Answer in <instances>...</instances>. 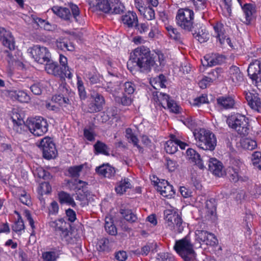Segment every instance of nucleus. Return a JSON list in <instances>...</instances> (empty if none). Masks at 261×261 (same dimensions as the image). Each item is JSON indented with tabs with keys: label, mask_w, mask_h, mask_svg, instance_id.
<instances>
[{
	"label": "nucleus",
	"mask_w": 261,
	"mask_h": 261,
	"mask_svg": "<svg viewBox=\"0 0 261 261\" xmlns=\"http://www.w3.org/2000/svg\"><path fill=\"white\" fill-rule=\"evenodd\" d=\"M158 98L160 105L164 108H166L167 103H168V102L171 100L169 96L164 93H160Z\"/></svg>",
	"instance_id": "nucleus-57"
},
{
	"label": "nucleus",
	"mask_w": 261,
	"mask_h": 261,
	"mask_svg": "<svg viewBox=\"0 0 261 261\" xmlns=\"http://www.w3.org/2000/svg\"><path fill=\"white\" fill-rule=\"evenodd\" d=\"M202 63L203 66H213L217 65L215 60L214 56H205L204 57V61L202 60Z\"/></svg>",
	"instance_id": "nucleus-58"
},
{
	"label": "nucleus",
	"mask_w": 261,
	"mask_h": 261,
	"mask_svg": "<svg viewBox=\"0 0 261 261\" xmlns=\"http://www.w3.org/2000/svg\"><path fill=\"white\" fill-rule=\"evenodd\" d=\"M70 8L72 15L71 14L70 10L67 8L54 6L51 9L55 14L65 20L72 21L71 18H73L76 22L81 23L82 19L80 15L79 7L76 5L72 4L70 6Z\"/></svg>",
	"instance_id": "nucleus-8"
},
{
	"label": "nucleus",
	"mask_w": 261,
	"mask_h": 261,
	"mask_svg": "<svg viewBox=\"0 0 261 261\" xmlns=\"http://www.w3.org/2000/svg\"><path fill=\"white\" fill-rule=\"evenodd\" d=\"M140 14L143 16L144 18L148 20L153 21L155 17V13L154 10L150 7H144L142 10H140Z\"/></svg>",
	"instance_id": "nucleus-43"
},
{
	"label": "nucleus",
	"mask_w": 261,
	"mask_h": 261,
	"mask_svg": "<svg viewBox=\"0 0 261 261\" xmlns=\"http://www.w3.org/2000/svg\"><path fill=\"white\" fill-rule=\"evenodd\" d=\"M218 240L215 235L212 233L208 232L206 236V239L204 240L202 244L214 246L217 245Z\"/></svg>",
	"instance_id": "nucleus-53"
},
{
	"label": "nucleus",
	"mask_w": 261,
	"mask_h": 261,
	"mask_svg": "<svg viewBox=\"0 0 261 261\" xmlns=\"http://www.w3.org/2000/svg\"><path fill=\"white\" fill-rule=\"evenodd\" d=\"M208 102V100L207 95L205 94H202L201 96L197 97L194 99L193 105L194 106H199L202 104Z\"/></svg>",
	"instance_id": "nucleus-60"
},
{
	"label": "nucleus",
	"mask_w": 261,
	"mask_h": 261,
	"mask_svg": "<svg viewBox=\"0 0 261 261\" xmlns=\"http://www.w3.org/2000/svg\"><path fill=\"white\" fill-rule=\"evenodd\" d=\"M96 171L99 175L109 178L114 176L115 173V169L108 164H103L97 167L96 168Z\"/></svg>",
	"instance_id": "nucleus-26"
},
{
	"label": "nucleus",
	"mask_w": 261,
	"mask_h": 261,
	"mask_svg": "<svg viewBox=\"0 0 261 261\" xmlns=\"http://www.w3.org/2000/svg\"><path fill=\"white\" fill-rule=\"evenodd\" d=\"M216 37L221 45L225 44V35L224 25L220 22H217L213 27Z\"/></svg>",
	"instance_id": "nucleus-28"
},
{
	"label": "nucleus",
	"mask_w": 261,
	"mask_h": 261,
	"mask_svg": "<svg viewBox=\"0 0 261 261\" xmlns=\"http://www.w3.org/2000/svg\"><path fill=\"white\" fill-rule=\"evenodd\" d=\"M244 14L245 16L246 23L249 24L253 18V13H255V7L251 4H245L242 6Z\"/></svg>",
	"instance_id": "nucleus-27"
},
{
	"label": "nucleus",
	"mask_w": 261,
	"mask_h": 261,
	"mask_svg": "<svg viewBox=\"0 0 261 261\" xmlns=\"http://www.w3.org/2000/svg\"><path fill=\"white\" fill-rule=\"evenodd\" d=\"M154 185L156 186L157 190L163 197L171 198L175 195V191L172 185L164 179L160 180L158 178L156 181H154Z\"/></svg>",
	"instance_id": "nucleus-14"
},
{
	"label": "nucleus",
	"mask_w": 261,
	"mask_h": 261,
	"mask_svg": "<svg viewBox=\"0 0 261 261\" xmlns=\"http://www.w3.org/2000/svg\"><path fill=\"white\" fill-rule=\"evenodd\" d=\"M50 226L53 227L57 234H59L62 241L68 243L70 237L69 230L68 229L69 224L63 219H59L49 223Z\"/></svg>",
	"instance_id": "nucleus-12"
},
{
	"label": "nucleus",
	"mask_w": 261,
	"mask_h": 261,
	"mask_svg": "<svg viewBox=\"0 0 261 261\" xmlns=\"http://www.w3.org/2000/svg\"><path fill=\"white\" fill-rule=\"evenodd\" d=\"M224 5L222 10L226 17H229L231 14V0H223Z\"/></svg>",
	"instance_id": "nucleus-54"
},
{
	"label": "nucleus",
	"mask_w": 261,
	"mask_h": 261,
	"mask_svg": "<svg viewBox=\"0 0 261 261\" xmlns=\"http://www.w3.org/2000/svg\"><path fill=\"white\" fill-rule=\"evenodd\" d=\"M151 248L152 245L151 244H147L143 246L141 249H137L136 250L134 251V253L137 255L146 256L148 254Z\"/></svg>",
	"instance_id": "nucleus-55"
},
{
	"label": "nucleus",
	"mask_w": 261,
	"mask_h": 261,
	"mask_svg": "<svg viewBox=\"0 0 261 261\" xmlns=\"http://www.w3.org/2000/svg\"><path fill=\"white\" fill-rule=\"evenodd\" d=\"M217 104L221 109L228 110L233 108L234 99L229 96H221L217 98Z\"/></svg>",
	"instance_id": "nucleus-18"
},
{
	"label": "nucleus",
	"mask_w": 261,
	"mask_h": 261,
	"mask_svg": "<svg viewBox=\"0 0 261 261\" xmlns=\"http://www.w3.org/2000/svg\"><path fill=\"white\" fill-rule=\"evenodd\" d=\"M120 213L122 216L129 223H134L136 222L138 218L136 214H135L132 210L129 209H121Z\"/></svg>",
	"instance_id": "nucleus-38"
},
{
	"label": "nucleus",
	"mask_w": 261,
	"mask_h": 261,
	"mask_svg": "<svg viewBox=\"0 0 261 261\" xmlns=\"http://www.w3.org/2000/svg\"><path fill=\"white\" fill-rule=\"evenodd\" d=\"M221 73V69L217 68L216 69L212 70L208 73V75L206 76L210 80L211 82H213L216 81L220 76Z\"/></svg>",
	"instance_id": "nucleus-61"
},
{
	"label": "nucleus",
	"mask_w": 261,
	"mask_h": 261,
	"mask_svg": "<svg viewBox=\"0 0 261 261\" xmlns=\"http://www.w3.org/2000/svg\"><path fill=\"white\" fill-rule=\"evenodd\" d=\"M182 123L187 126L189 129L193 132L195 130H198L196 129L197 126L196 120L191 116H188L182 120Z\"/></svg>",
	"instance_id": "nucleus-48"
},
{
	"label": "nucleus",
	"mask_w": 261,
	"mask_h": 261,
	"mask_svg": "<svg viewBox=\"0 0 261 261\" xmlns=\"http://www.w3.org/2000/svg\"><path fill=\"white\" fill-rule=\"evenodd\" d=\"M241 144L244 149L249 150H252L257 147L256 141L249 138L242 140L241 142Z\"/></svg>",
	"instance_id": "nucleus-46"
},
{
	"label": "nucleus",
	"mask_w": 261,
	"mask_h": 261,
	"mask_svg": "<svg viewBox=\"0 0 261 261\" xmlns=\"http://www.w3.org/2000/svg\"><path fill=\"white\" fill-rule=\"evenodd\" d=\"M246 99L251 109L256 111H259L261 107L260 98L254 94L249 93L246 95Z\"/></svg>",
	"instance_id": "nucleus-23"
},
{
	"label": "nucleus",
	"mask_w": 261,
	"mask_h": 261,
	"mask_svg": "<svg viewBox=\"0 0 261 261\" xmlns=\"http://www.w3.org/2000/svg\"><path fill=\"white\" fill-rule=\"evenodd\" d=\"M105 227L106 231L111 235H115L117 233V229L116 226L112 222L109 223L106 221Z\"/></svg>",
	"instance_id": "nucleus-62"
},
{
	"label": "nucleus",
	"mask_w": 261,
	"mask_h": 261,
	"mask_svg": "<svg viewBox=\"0 0 261 261\" xmlns=\"http://www.w3.org/2000/svg\"><path fill=\"white\" fill-rule=\"evenodd\" d=\"M248 75L252 81L261 82V63L255 61L251 63L247 69Z\"/></svg>",
	"instance_id": "nucleus-16"
},
{
	"label": "nucleus",
	"mask_w": 261,
	"mask_h": 261,
	"mask_svg": "<svg viewBox=\"0 0 261 261\" xmlns=\"http://www.w3.org/2000/svg\"><path fill=\"white\" fill-rule=\"evenodd\" d=\"M167 82L166 77L162 74H160L156 77L153 79L151 81V83L155 89H158V87L165 88V83Z\"/></svg>",
	"instance_id": "nucleus-39"
},
{
	"label": "nucleus",
	"mask_w": 261,
	"mask_h": 261,
	"mask_svg": "<svg viewBox=\"0 0 261 261\" xmlns=\"http://www.w3.org/2000/svg\"><path fill=\"white\" fill-rule=\"evenodd\" d=\"M59 201L61 204L66 203L72 207H74L76 204L70 195L66 192L62 191L58 194Z\"/></svg>",
	"instance_id": "nucleus-35"
},
{
	"label": "nucleus",
	"mask_w": 261,
	"mask_h": 261,
	"mask_svg": "<svg viewBox=\"0 0 261 261\" xmlns=\"http://www.w3.org/2000/svg\"><path fill=\"white\" fill-rule=\"evenodd\" d=\"M34 174L35 175L37 176L39 178H42L44 180L50 179L52 176L50 173L47 170H45L41 167L36 168Z\"/></svg>",
	"instance_id": "nucleus-41"
},
{
	"label": "nucleus",
	"mask_w": 261,
	"mask_h": 261,
	"mask_svg": "<svg viewBox=\"0 0 261 261\" xmlns=\"http://www.w3.org/2000/svg\"><path fill=\"white\" fill-rule=\"evenodd\" d=\"M29 50L32 58L38 63L44 64L50 58V54L45 47L36 45L30 48Z\"/></svg>",
	"instance_id": "nucleus-11"
},
{
	"label": "nucleus",
	"mask_w": 261,
	"mask_h": 261,
	"mask_svg": "<svg viewBox=\"0 0 261 261\" xmlns=\"http://www.w3.org/2000/svg\"><path fill=\"white\" fill-rule=\"evenodd\" d=\"M226 174L229 179L233 182H237L240 179L239 169L237 168L229 167Z\"/></svg>",
	"instance_id": "nucleus-47"
},
{
	"label": "nucleus",
	"mask_w": 261,
	"mask_h": 261,
	"mask_svg": "<svg viewBox=\"0 0 261 261\" xmlns=\"http://www.w3.org/2000/svg\"><path fill=\"white\" fill-rule=\"evenodd\" d=\"M151 22L147 21L144 23H137L135 27L139 33L143 34L149 31Z\"/></svg>",
	"instance_id": "nucleus-50"
},
{
	"label": "nucleus",
	"mask_w": 261,
	"mask_h": 261,
	"mask_svg": "<svg viewBox=\"0 0 261 261\" xmlns=\"http://www.w3.org/2000/svg\"><path fill=\"white\" fill-rule=\"evenodd\" d=\"M38 146L42 150L43 156L45 159H55L58 154L55 144L50 137L42 139Z\"/></svg>",
	"instance_id": "nucleus-9"
},
{
	"label": "nucleus",
	"mask_w": 261,
	"mask_h": 261,
	"mask_svg": "<svg viewBox=\"0 0 261 261\" xmlns=\"http://www.w3.org/2000/svg\"><path fill=\"white\" fill-rule=\"evenodd\" d=\"M52 100L62 107L71 106V100L62 94L55 95L53 96L52 97Z\"/></svg>",
	"instance_id": "nucleus-36"
},
{
	"label": "nucleus",
	"mask_w": 261,
	"mask_h": 261,
	"mask_svg": "<svg viewBox=\"0 0 261 261\" xmlns=\"http://www.w3.org/2000/svg\"><path fill=\"white\" fill-rule=\"evenodd\" d=\"M17 197L20 201L28 206L32 205V201L30 195L21 188L17 189Z\"/></svg>",
	"instance_id": "nucleus-30"
},
{
	"label": "nucleus",
	"mask_w": 261,
	"mask_h": 261,
	"mask_svg": "<svg viewBox=\"0 0 261 261\" xmlns=\"http://www.w3.org/2000/svg\"><path fill=\"white\" fill-rule=\"evenodd\" d=\"M205 204L203 211L205 213V217L207 219H214L216 216L217 204L215 199L211 198L205 201L204 198L199 196L195 200V205L197 207H201L203 204Z\"/></svg>",
	"instance_id": "nucleus-10"
},
{
	"label": "nucleus",
	"mask_w": 261,
	"mask_h": 261,
	"mask_svg": "<svg viewBox=\"0 0 261 261\" xmlns=\"http://www.w3.org/2000/svg\"><path fill=\"white\" fill-rule=\"evenodd\" d=\"M45 62H46V64L45 66V69L48 74L55 76H58L63 74V72L57 62L51 61L50 59H49V61H46Z\"/></svg>",
	"instance_id": "nucleus-24"
},
{
	"label": "nucleus",
	"mask_w": 261,
	"mask_h": 261,
	"mask_svg": "<svg viewBox=\"0 0 261 261\" xmlns=\"http://www.w3.org/2000/svg\"><path fill=\"white\" fill-rule=\"evenodd\" d=\"M198 147L205 150L213 151L217 144L215 135L208 130L200 128L193 132Z\"/></svg>",
	"instance_id": "nucleus-3"
},
{
	"label": "nucleus",
	"mask_w": 261,
	"mask_h": 261,
	"mask_svg": "<svg viewBox=\"0 0 261 261\" xmlns=\"http://www.w3.org/2000/svg\"><path fill=\"white\" fill-rule=\"evenodd\" d=\"M0 40L4 46L10 51L15 49V40L11 32L4 28H0Z\"/></svg>",
	"instance_id": "nucleus-15"
},
{
	"label": "nucleus",
	"mask_w": 261,
	"mask_h": 261,
	"mask_svg": "<svg viewBox=\"0 0 261 261\" xmlns=\"http://www.w3.org/2000/svg\"><path fill=\"white\" fill-rule=\"evenodd\" d=\"M95 153L96 154H102L106 155H109V148L104 143L97 141L94 145Z\"/></svg>",
	"instance_id": "nucleus-37"
},
{
	"label": "nucleus",
	"mask_w": 261,
	"mask_h": 261,
	"mask_svg": "<svg viewBox=\"0 0 261 261\" xmlns=\"http://www.w3.org/2000/svg\"><path fill=\"white\" fill-rule=\"evenodd\" d=\"M33 20L40 28H43L47 31H50L51 30V27L50 24L44 19H42L38 17H33Z\"/></svg>",
	"instance_id": "nucleus-51"
},
{
	"label": "nucleus",
	"mask_w": 261,
	"mask_h": 261,
	"mask_svg": "<svg viewBox=\"0 0 261 261\" xmlns=\"http://www.w3.org/2000/svg\"><path fill=\"white\" fill-rule=\"evenodd\" d=\"M84 78L85 81L90 84H96L100 82L101 77L96 68L93 67L84 73Z\"/></svg>",
	"instance_id": "nucleus-19"
},
{
	"label": "nucleus",
	"mask_w": 261,
	"mask_h": 261,
	"mask_svg": "<svg viewBox=\"0 0 261 261\" xmlns=\"http://www.w3.org/2000/svg\"><path fill=\"white\" fill-rule=\"evenodd\" d=\"M165 149L169 154H173L177 151V143L175 136L171 135L170 139L166 142Z\"/></svg>",
	"instance_id": "nucleus-33"
},
{
	"label": "nucleus",
	"mask_w": 261,
	"mask_h": 261,
	"mask_svg": "<svg viewBox=\"0 0 261 261\" xmlns=\"http://www.w3.org/2000/svg\"><path fill=\"white\" fill-rule=\"evenodd\" d=\"M124 92L128 95L133 94L136 89V85L132 82H126L123 84Z\"/></svg>",
	"instance_id": "nucleus-56"
},
{
	"label": "nucleus",
	"mask_w": 261,
	"mask_h": 261,
	"mask_svg": "<svg viewBox=\"0 0 261 261\" xmlns=\"http://www.w3.org/2000/svg\"><path fill=\"white\" fill-rule=\"evenodd\" d=\"M132 188L131 180L128 178L124 177L117 182L115 187V191L117 194L121 195L125 193L127 190Z\"/></svg>",
	"instance_id": "nucleus-17"
},
{
	"label": "nucleus",
	"mask_w": 261,
	"mask_h": 261,
	"mask_svg": "<svg viewBox=\"0 0 261 261\" xmlns=\"http://www.w3.org/2000/svg\"><path fill=\"white\" fill-rule=\"evenodd\" d=\"M209 170L214 175L221 176L223 175V164L215 158H211L209 160Z\"/></svg>",
	"instance_id": "nucleus-20"
},
{
	"label": "nucleus",
	"mask_w": 261,
	"mask_h": 261,
	"mask_svg": "<svg viewBox=\"0 0 261 261\" xmlns=\"http://www.w3.org/2000/svg\"><path fill=\"white\" fill-rule=\"evenodd\" d=\"M229 73L230 77L233 83H237L243 80V75L237 66H231L229 69Z\"/></svg>",
	"instance_id": "nucleus-31"
},
{
	"label": "nucleus",
	"mask_w": 261,
	"mask_h": 261,
	"mask_svg": "<svg viewBox=\"0 0 261 261\" xmlns=\"http://www.w3.org/2000/svg\"><path fill=\"white\" fill-rule=\"evenodd\" d=\"M60 63L62 66L60 67L61 70L63 72V74L67 78L71 79L72 77V73L71 70H70L69 67L67 65V58L62 55H60L59 58Z\"/></svg>",
	"instance_id": "nucleus-32"
},
{
	"label": "nucleus",
	"mask_w": 261,
	"mask_h": 261,
	"mask_svg": "<svg viewBox=\"0 0 261 261\" xmlns=\"http://www.w3.org/2000/svg\"><path fill=\"white\" fill-rule=\"evenodd\" d=\"M132 62L136 64L140 72L148 73L152 69L159 71L158 64L154 58L151 55L149 48L142 46L134 49L133 54L131 55Z\"/></svg>",
	"instance_id": "nucleus-1"
},
{
	"label": "nucleus",
	"mask_w": 261,
	"mask_h": 261,
	"mask_svg": "<svg viewBox=\"0 0 261 261\" xmlns=\"http://www.w3.org/2000/svg\"><path fill=\"white\" fill-rule=\"evenodd\" d=\"M124 8L121 3L117 2L111 5V10L109 13L114 14H121L123 12Z\"/></svg>",
	"instance_id": "nucleus-49"
},
{
	"label": "nucleus",
	"mask_w": 261,
	"mask_h": 261,
	"mask_svg": "<svg viewBox=\"0 0 261 261\" xmlns=\"http://www.w3.org/2000/svg\"><path fill=\"white\" fill-rule=\"evenodd\" d=\"M44 261H55L57 258L56 253L54 251H46L42 253Z\"/></svg>",
	"instance_id": "nucleus-63"
},
{
	"label": "nucleus",
	"mask_w": 261,
	"mask_h": 261,
	"mask_svg": "<svg viewBox=\"0 0 261 261\" xmlns=\"http://www.w3.org/2000/svg\"><path fill=\"white\" fill-rule=\"evenodd\" d=\"M194 13L188 9H180L178 10L176 20L177 24L181 29L191 31L193 28Z\"/></svg>",
	"instance_id": "nucleus-7"
},
{
	"label": "nucleus",
	"mask_w": 261,
	"mask_h": 261,
	"mask_svg": "<svg viewBox=\"0 0 261 261\" xmlns=\"http://www.w3.org/2000/svg\"><path fill=\"white\" fill-rule=\"evenodd\" d=\"M193 36L201 43L207 41L209 39V34L205 29L195 32Z\"/></svg>",
	"instance_id": "nucleus-42"
},
{
	"label": "nucleus",
	"mask_w": 261,
	"mask_h": 261,
	"mask_svg": "<svg viewBox=\"0 0 261 261\" xmlns=\"http://www.w3.org/2000/svg\"><path fill=\"white\" fill-rule=\"evenodd\" d=\"M253 165L261 170V152L255 151L252 155Z\"/></svg>",
	"instance_id": "nucleus-52"
},
{
	"label": "nucleus",
	"mask_w": 261,
	"mask_h": 261,
	"mask_svg": "<svg viewBox=\"0 0 261 261\" xmlns=\"http://www.w3.org/2000/svg\"><path fill=\"white\" fill-rule=\"evenodd\" d=\"M90 95L93 101L88 105L87 111V112L94 113L101 111L105 103L103 96L99 93L96 92L94 90L91 91Z\"/></svg>",
	"instance_id": "nucleus-13"
},
{
	"label": "nucleus",
	"mask_w": 261,
	"mask_h": 261,
	"mask_svg": "<svg viewBox=\"0 0 261 261\" xmlns=\"http://www.w3.org/2000/svg\"><path fill=\"white\" fill-rule=\"evenodd\" d=\"M85 165V164H81L70 167L68 169V172L70 176L73 178H78Z\"/></svg>",
	"instance_id": "nucleus-44"
},
{
	"label": "nucleus",
	"mask_w": 261,
	"mask_h": 261,
	"mask_svg": "<svg viewBox=\"0 0 261 261\" xmlns=\"http://www.w3.org/2000/svg\"><path fill=\"white\" fill-rule=\"evenodd\" d=\"M200 227V228L198 227L195 231V239L199 244H202L204 240L206 239L208 231L203 229L205 227L204 223H201Z\"/></svg>",
	"instance_id": "nucleus-34"
},
{
	"label": "nucleus",
	"mask_w": 261,
	"mask_h": 261,
	"mask_svg": "<svg viewBox=\"0 0 261 261\" xmlns=\"http://www.w3.org/2000/svg\"><path fill=\"white\" fill-rule=\"evenodd\" d=\"M93 6L96 10L107 13L111 10L110 0H93Z\"/></svg>",
	"instance_id": "nucleus-29"
},
{
	"label": "nucleus",
	"mask_w": 261,
	"mask_h": 261,
	"mask_svg": "<svg viewBox=\"0 0 261 261\" xmlns=\"http://www.w3.org/2000/svg\"><path fill=\"white\" fill-rule=\"evenodd\" d=\"M77 87L80 98L85 100L87 97V93L82 78L79 76H77Z\"/></svg>",
	"instance_id": "nucleus-45"
},
{
	"label": "nucleus",
	"mask_w": 261,
	"mask_h": 261,
	"mask_svg": "<svg viewBox=\"0 0 261 261\" xmlns=\"http://www.w3.org/2000/svg\"><path fill=\"white\" fill-rule=\"evenodd\" d=\"M170 37L176 41L180 42L182 40L181 35L175 28H174L171 25H169L166 27Z\"/></svg>",
	"instance_id": "nucleus-40"
},
{
	"label": "nucleus",
	"mask_w": 261,
	"mask_h": 261,
	"mask_svg": "<svg viewBox=\"0 0 261 261\" xmlns=\"http://www.w3.org/2000/svg\"><path fill=\"white\" fill-rule=\"evenodd\" d=\"M56 44L58 48L62 50L73 51L75 49L74 44L67 39L64 38H58L56 42Z\"/></svg>",
	"instance_id": "nucleus-25"
},
{
	"label": "nucleus",
	"mask_w": 261,
	"mask_h": 261,
	"mask_svg": "<svg viewBox=\"0 0 261 261\" xmlns=\"http://www.w3.org/2000/svg\"><path fill=\"white\" fill-rule=\"evenodd\" d=\"M165 226L175 233H181L184 228L181 216L174 210H166L164 212Z\"/></svg>",
	"instance_id": "nucleus-5"
},
{
	"label": "nucleus",
	"mask_w": 261,
	"mask_h": 261,
	"mask_svg": "<svg viewBox=\"0 0 261 261\" xmlns=\"http://www.w3.org/2000/svg\"><path fill=\"white\" fill-rule=\"evenodd\" d=\"M227 123L241 135L245 136L248 134V119L244 115L240 114L232 115L227 118Z\"/></svg>",
	"instance_id": "nucleus-6"
},
{
	"label": "nucleus",
	"mask_w": 261,
	"mask_h": 261,
	"mask_svg": "<svg viewBox=\"0 0 261 261\" xmlns=\"http://www.w3.org/2000/svg\"><path fill=\"white\" fill-rule=\"evenodd\" d=\"M198 10H203L206 6L207 0H191Z\"/></svg>",
	"instance_id": "nucleus-64"
},
{
	"label": "nucleus",
	"mask_w": 261,
	"mask_h": 261,
	"mask_svg": "<svg viewBox=\"0 0 261 261\" xmlns=\"http://www.w3.org/2000/svg\"><path fill=\"white\" fill-rule=\"evenodd\" d=\"M30 100V96L24 91H17V101L27 103Z\"/></svg>",
	"instance_id": "nucleus-59"
},
{
	"label": "nucleus",
	"mask_w": 261,
	"mask_h": 261,
	"mask_svg": "<svg viewBox=\"0 0 261 261\" xmlns=\"http://www.w3.org/2000/svg\"><path fill=\"white\" fill-rule=\"evenodd\" d=\"M47 120L42 117L28 118L26 121L17 118V132L26 131L28 129L35 136H43L48 131Z\"/></svg>",
	"instance_id": "nucleus-2"
},
{
	"label": "nucleus",
	"mask_w": 261,
	"mask_h": 261,
	"mask_svg": "<svg viewBox=\"0 0 261 261\" xmlns=\"http://www.w3.org/2000/svg\"><path fill=\"white\" fill-rule=\"evenodd\" d=\"M173 248L185 261H192L195 259L196 253L194 246L189 236L176 240Z\"/></svg>",
	"instance_id": "nucleus-4"
},
{
	"label": "nucleus",
	"mask_w": 261,
	"mask_h": 261,
	"mask_svg": "<svg viewBox=\"0 0 261 261\" xmlns=\"http://www.w3.org/2000/svg\"><path fill=\"white\" fill-rule=\"evenodd\" d=\"M187 159L195 164L200 169H203L204 166L200 158V155L194 149L189 148L186 151Z\"/></svg>",
	"instance_id": "nucleus-21"
},
{
	"label": "nucleus",
	"mask_w": 261,
	"mask_h": 261,
	"mask_svg": "<svg viewBox=\"0 0 261 261\" xmlns=\"http://www.w3.org/2000/svg\"><path fill=\"white\" fill-rule=\"evenodd\" d=\"M123 23L128 28H133L138 23V17L136 13L128 11L122 17Z\"/></svg>",
	"instance_id": "nucleus-22"
}]
</instances>
